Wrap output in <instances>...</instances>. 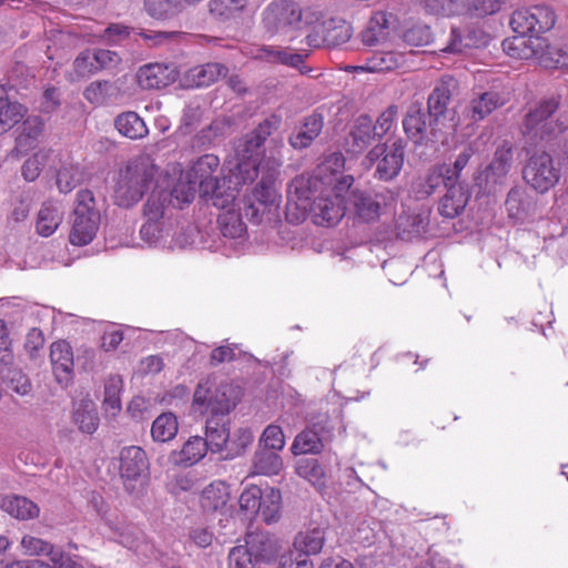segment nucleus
<instances>
[{
  "mask_svg": "<svg viewBox=\"0 0 568 568\" xmlns=\"http://www.w3.org/2000/svg\"><path fill=\"white\" fill-rule=\"evenodd\" d=\"M219 166L220 160L214 154L199 158L187 171L174 163L168 166L164 178L158 182V187L166 190L173 206L181 207L191 203L199 191L215 207L226 209L236 200L240 182L232 175L227 180H219L215 175Z\"/></svg>",
  "mask_w": 568,
  "mask_h": 568,
  "instance_id": "1",
  "label": "nucleus"
},
{
  "mask_svg": "<svg viewBox=\"0 0 568 568\" xmlns=\"http://www.w3.org/2000/svg\"><path fill=\"white\" fill-rule=\"evenodd\" d=\"M353 184V178H344L338 185L318 186L310 185L304 189L310 195L307 209L303 207V192L298 193L290 186L286 219L293 223L302 222L307 212H311L315 224L333 226L345 215V194Z\"/></svg>",
  "mask_w": 568,
  "mask_h": 568,
  "instance_id": "2",
  "label": "nucleus"
},
{
  "mask_svg": "<svg viewBox=\"0 0 568 568\" xmlns=\"http://www.w3.org/2000/svg\"><path fill=\"white\" fill-rule=\"evenodd\" d=\"M168 204H172L170 194L158 186L144 204L145 222L141 226L140 235L149 246L172 250L187 243L173 234L174 224L166 215Z\"/></svg>",
  "mask_w": 568,
  "mask_h": 568,
  "instance_id": "3",
  "label": "nucleus"
},
{
  "mask_svg": "<svg viewBox=\"0 0 568 568\" xmlns=\"http://www.w3.org/2000/svg\"><path fill=\"white\" fill-rule=\"evenodd\" d=\"M163 178L164 173H159V169L149 156L135 158L119 172L114 186V202L119 206L130 207L136 204L148 190H156L158 182Z\"/></svg>",
  "mask_w": 568,
  "mask_h": 568,
  "instance_id": "4",
  "label": "nucleus"
},
{
  "mask_svg": "<svg viewBox=\"0 0 568 568\" xmlns=\"http://www.w3.org/2000/svg\"><path fill=\"white\" fill-rule=\"evenodd\" d=\"M282 118L276 114L267 116L258 126L240 139L234 148L236 163L231 169L232 176L240 184L252 182L263 169L261 160V146L266 138L274 133L281 125Z\"/></svg>",
  "mask_w": 568,
  "mask_h": 568,
  "instance_id": "5",
  "label": "nucleus"
},
{
  "mask_svg": "<svg viewBox=\"0 0 568 568\" xmlns=\"http://www.w3.org/2000/svg\"><path fill=\"white\" fill-rule=\"evenodd\" d=\"M241 394V388L233 383L205 379L195 388L192 406L201 415H226L235 407Z\"/></svg>",
  "mask_w": 568,
  "mask_h": 568,
  "instance_id": "6",
  "label": "nucleus"
},
{
  "mask_svg": "<svg viewBox=\"0 0 568 568\" xmlns=\"http://www.w3.org/2000/svg\"><path fill=\"white\" fill-rule=\"evenodd\" d=\"M503 48L516 59L536 58L547 69H568V47L550 45L545 39L514 37L505 40Z\"/></svg>",
  "mask_w": 568,
  "mask_h": 568,
  "instance_id": "7",
  "label": "nucleus"
},
{
  "mask_svg": "<svg viewBox=\"0 0 568 568\" xmlns=\"http://www.w3.org/2000/svg\"><path fill=\"white\" fill-rule=\"evenodd\" d=\"M101 215L89 190L77 193L75 207L70 220L69 241L74 246L90 244L100 229Z\"/></svg>",
  "mask_w": 568,
  "mask_h": 568,
  "instance_id": "8",
  "label": "nucleus"
},
{
  "mask_svg": "<svg viewBox=\"0 0 568 568\" xmlns=\"http://www.w3.org/2000/svg\"><path fill=\"white\" fill-rule=\"evenodd\" d=\"M264 24L273 33H283L287 40L296 38V31L303 23H313L308 12H302L298 6L291 1L273 2L267 7L263 18Z\"/></svg>",
  "mask_w": 568,
  "mask_h": 568,
  "instance_id": "9",
  "label": "nucleus"
},
{
  "mask_svg": "<svg viewBox=\"0 0 568 568\" xmlns=\"http://www.w3.org/2000/svg\"><path fill=\"white\" fill-rule=\"evenodd\" d=\"M556 17L551 8L547 6H535L517 9L511 18L510 26L517 33L516 37L524 39H541L539 33L549 31L555 26Z\"/></svg>",
  "mask_w": 568,
  "mask_h": 568,
  "instance_id": "10",
  "label": "nucleus"
},
{
  "mask_svg": "<svg viewBox=\"0 0 568 568\" xmlns=\"http://www.w3.org/2000/svg\"><path fill=\"white\" fill-rule=\"evenodd\" d=\"M403 126L408 139L415 144L429 142L445 143L452 134L436 121L430 119L428 112L419 105H412L403 120Z\"/></svg>",
  "mask_w": 568,
  "mask_h": 568,
  "instance_id": "11",
  "label": "nucleus"
},
{
  "mask_svg": "<svg viewBox=\"0 0 568 568\" xmlns=\"http://www.w3.org/2000/svg\"><path fill=\"white\" fill-rule=\"evenodd\" d=\"M344 169V156L341 153H332L325 158V160L317 166L315 174L310 178H297L291 184L298 193L303 192L302 204L303 207L307 209L310 195L304 189L310 185H314L315 189L318 186H332L338 185L339 181L344 178H352L351 175H343Z\"/></svg>",
  "mask_w": 568,
  "mask_h": 568,
  "instance_id": "12",
  "label": "nucleus"
},
{
  "mask_svg": "<svg viewBox=\"0 0 568 568\" xmlns=\"http://www.w3.org/2000/svg\"><path fill=\"white\" fill-rule=\"evenodd\" d=\"M558 108L556 99H548L541 101L535 109L530 110L526 115L524 123V134L529 136L530 140H549L556 135L557 132L565 130L558 121H554L551 115Z\"/></svg>",
  "mask_w": 568,
  "mask_h": 568,
  "instance_id": "13",
  "label": "nucleus"
},
{
  "mask_svg": "<svg viewBox=\"0 0 568 568\" xmlns=\"http://www.w3.org/2000/svg\"><path fill=\"white\" fill-rule=\"evenodd\" d=\"M523 178L534 190L545 193L558 183L560 169L549 153H535L524 166Z\"/></svg>",
  "mask_w": 568,
  "mask_h": 568,
  "instance_id": "14",
  "label": "nucleus"
},
{
  "mask_svg": "<svg viewBox=\"0 0 568 568\" xmlns=\"http://www.w3.org/2000/svg\"><path fill=\"white\" fill-rule=\"evenodd\" d=\"M273 173L262 179L244 200V214L255 223H260L266 215H273L280 206V195L272 183Z\"/></svg>",
  "mask_w": 568,
  "mask_h": 568,
  "instance_id": "15",
  "label": "nucleus"
},
{
  "mask_svg": "<svg viewBox=\"0 0 568 568\" xmlns=\"http://www.w3.org/2000/svg\"><path fill=\"white\" fill-rule=\"evenodd\" d=\"M404 144L398 140L389 146L376 145L368 152L366 160L369 165H376V178L390 181L399 174L404 164Z\"/></svg>",
  "mask_w": 568,
  "mask_h": 568,
  "instance_id": "16",
  "label": "nucleus"
},
{
  "mask_svg": "<svg viewBox=\"0 0 568 568\" xmlns=\"http://www.w3.org/2000/svg\"><path fill=\"white\" fill-rule=\"evenodd\" d=\"M396 37H398V19L386 11H375L361 32V40L367 47L393 42Z\"/></svg>",
  "mask_w": 568,
  "mask_h": 568,
  "instance_id": "17",
  "label": "nucleus"
},
{
  "mask_svg": "<svg viewBox=\"0 0 568 568\" xmlns=\"http://www.w3.org/2000/svg\"><path fill=\"white\" fill-rule=\"evenodd\" d=\"M452 92L448 83L442 82L436 85L427 100V112L430 119L443 125L452 135L456 132L459 120L456 111L448 109Z\"/></svg>",
  "mask_w": 568,
  "mask_h": 568,
  "instance_id": "18",
  "label": "nucleus"
},
{
  "mask_svg": "<svg viewBox=\"0 0 568 568\" xmlns=\"http://www.w3.org/2000/svg\"><path fill=\"white\" fill-rule=\"evenodd\" d=\"M149 462L145 452L138 446L124 447L120 453V475L129 491L142 484L148 475Z\"/></svg>",
  "mask_w": 568,
  "mask_h": 568,
  "instance_id": "19",
  "label": "nucleus"
},
{
  "mask_svg": "<svg viewBox=\"0 0 568 568\" xmlns=\"http://www.w3.org/2000/svg\"><path fill=\"white\" fill-rule=\"evenodd\" d=\"M90 507L100 518L98 529L110 539H114L124 546H129V538L125 536V525L119 516L112 511L101 496H92Z\"/></svg>",
  "mask_w": 568,
  "mask_h": 568,
  "instance_id": "20",
  "label": "nucleus"
},
{
  "mask_svg": "<svg viewBox=\"0 0 568 568\" xmlns=\"http://www.w3.org/2000/svg\"><path fill=\"white\" fill-rule=\"evenodd\" d=\"M247 552L260 565L270 564L277 557L281 550V544L277 538L265 531H251L246 535L245 545Z\"/></svg>",
  "mask_w": 568,
  "mask_h": 568,
  "instance_id": "21",
  "label": "nucleus"
},
{
  "mask_svg": "<svg viewBox=\"0 0 568 568\" xmlns=\"http://www.w3.org/2000/svg\"><path fill=\"white\" fill-rule=\"evenodd\" d=\"M322 36L318 33L307 36V44L311 47H320L326 44L328 47L339 45L348 41L353 30L349 23L343 19H329L321 26Z\"/></svg>",
  "mask_w": 568,
  "mask_h": 568,
  "instance_id": "22",
  "label": "nucleus"
},
{
  "mask_svg": "<svg viewBox=\"0 0 568 568\" xmlns=\"http://www.w3.org/2000/svg\"><path fill=\"white\" fill-rule=\"evenodd\" d=\"M489 42V36L478 26L452 28L449 44L445 51L462 53L466 49L483 48Z\"/></svg>",
  "mask_w": 568,
  "mask_h": 568,
  "instance_id": "23",
  "label": "nucleus"
},
{
  "mask_svg": "<svg viewBox=\"0 0 568 568\" xmlns=\"http://www.w3.org/2000/svg\"><path fill=\"white\" fill-rule=\"evenodd\" d=\"M178 72L173 65L150 63L138 72V82L142 89H160L175 81Z\"/></svg>",
  "mask_w": 568,
  "mask_h": 568,
  "instance_id": "24",
  "label": "nucleus"
},
{
  "mask_svg": "<svg viewBox=\"0 0 568 568\" xmlns=\"http://www.w3.org/2000/svg\"><path fill=\"white\" fill-rule=\"evenodd\" d=\"M331 439V433L324 426L313 425L296 435L291 446L294 455L318 454L324 443Z\"/></svg>",
  "mask_w": 568,
  "mask_h": 568,
  "instance_id": "25",
  "label": "nucleus"
},
{
  "mask_svg": "<svg viewBox=\"0 0 568 568\" xmlns=\"http://www.w3.org/2000/svg\"><path fill=\"white\" fill-rule=\"evenodd\" d=\"M255 59L263 60L270 63H281L291 68L297 69L302 74L311 71L310 68L304 65V55L294 53L285 48L274 45H263L253 52Z\"/></svg>",
  "mask_w": 568,
  "mask_h": 568,
  "instance_id": "26",
  "label": "nucleus"
},
{
  "mask_svg": "<svg viewBox=\"0 0 568 568\" xmlns=\"http://www.w3.org/2000/svg\"><path fill=\"white\" fill-rule=\"evenodd\" d=\"M209 450V444L201 436L190 437L181 449L172 450L169 462L174 466L191 467L204 458Z\"/></svg>",
  "mask_w": 568,
  "mask_h": 568,
  "instance_id": "27",
  "label": "nucleus"
},
{
  "mask_svg": "<svg viewBox=\"0 0 568 568\" xmlns=\"http://www.w3.org/2000/svg\"><path fill=\"white\" fill-rule=\"evenodd\" d=\"M378 139L374 128L373 121L368 115H359L355 119L349 136L346 141L347 151L354 154L361 153L368 145Z\"/></svg>",
  "mask_w": 568,
  "mask_h": 568,
  "instance_id": "28",
  "label": "nucleus"
},
{
  "mask_svg": "<svg viewBox=\"0 0 568 568\" xmlns=\"http://www.w3.org/2000/svg\"><path fill=\"white\" fill-rule=\"evenodd\" d=\"M50 359L57 381L67 384L73 372V353L69 343L59 341L51 345Z\"/></svg>",
  "mask_w": 568,
  "mask_h": 568,
  "instance_id": "29",
  "label": "nucleus"
},
{
  "mask_svg": "<svg viewBox=\"0 0 568 568\" xmlns=\"http://www.w3.org/2000/svg\"><path fill=\"white\" fill-rule=\"evenodd\" d=\"M404 55L395 51H378L368 57L364 64L349 67L354 71L385 72L400 68Z\"/></svg>",
  "mask_w": 568,
  "mask_h": 568,
  "instance_id": "30",
  "label": "nucleus"
},
{
  "mask_svg": "<svg viewBox=\"0 0 568 568\" xmlns=\"http://www.w3.org/2000/svg\"><path fill=\"white\" fill-rule=\"evenodd\" d=\"M0 508L19 520L34 519L40 514V508L34 501L18 495L0 497Z\"/></svg>",
  "mask_w": 568,
  "mask_h": 568,
  "instance_id": "31",
  "label": "nucleus"
},
{
  "mask_svg": "<svg viewBox=\"0 0 568 568\" xmlns=\"http://www.w3.org/2000/svg\"><path fill=\"white\" fill-rule=\"evenodd\" d=\"M43 125L40 116H29L23 121L16 140V151L19 154H26L37 148L42 136Z\"/></svg>",
  "mask_w": 568,
  "mask_h": 568,
  "instance_id": "32",
  "label": "nucleus"
},
{
  "mask_svg": "<svg viewBox=\"0 0 568 568\" xmlns=\"http://www.w3.org/2000/svg\"><path fill=\"white\" fill-rule=\"evenodd\" d=\"M513 165V149L508 143L500 145L494 155L491 163L485 171L487 183L499 184L508 174Z\"/></svg>",
  "mask_w": 568,
  "mask_h": 568,
  "instance_id": "33",
  "label": "nucleus"
},
{
  "mask_svg": "<svg viewBox=\"0 0 568 568\" xmlns=\"http://www.w3.org/2000/svg\"><path fill=\"white\" fill-rule=\"evenodd\" d=\"M448 169L446 164H439L430 168L424 178L418 179L413 187L417 197H427L433 194L442 184L445 187L452 185L448 183Z\"/></svg>",
  "mask_w": 568,
  "mask_h": 568,
  "instance_id": "34",
  "label": "nucleus"
},
{
  "mask_svg": "<svg viewBox=\"0 0 568 568\" xmlns=\"http://www.w3.org/2000/svg\"><path fill=\"white\" fill-rule=\"evenodd\" d=\"M230 496L229 485L223 480H214L202 490L200 503L205 511H219L226 507Z\"/></svg>",
  "mask_w": 568,
  "mask_h": 568,
  "instance_id": "35",
  "label": "nucleus"
},
{
  "mask_svg": "<svg viewBox=\"0 0 568 568\" xmlns=\"http://www.w3.org/2000/svg\"><path fill=\"white\" fill-rule=\"evenodd\" d=\"M283 468V460L278 452L257 447L252 459L250 475L273 476Z\"/></svg>",
  "mask_w": 568,
  "mask_h": 568,
  "instance_id": "36",
  "label": "nucleus"
},
{
  "mask_svg": "<svg viewBox=\"0 0 568 568\" xmlns=\"http://www.w3.org/2000/svg\"><path fill=\"white\" fill-rule=\"evenodd\" d=\"M63 214L58 203L44 202L36 221L37 233L43 237L52 235L61 224Z\"/></svg>",
  "mask_w": 568,
  "mask_h": 568,
  "instance_id": "37",
  "label": "nucleus"
},
{
  "mask_svg": "<svg viewBox=\"0 0 568 568\" xmlns=\"http://www.w3.org/2000/svg\"><path fill=\"white\" fill-rule=\"evenodd\" d=\"M26 112L22 104L9 100L6 88L0 85V135L14 126Z\"/></svg>",
  "mask_w": 568,
  "mask_h": 568,
  "instance_id": "38",
  "label": "nucleus"
},
{
  "mask_svg": "<svg viewBox=\"0 0 568 568\" xmlns=\"http://www.w3.org/2000/svg\"><path fill=\"white\" fill-rule=\"evenodd\" d=\"M325 544V531L323 528H314L296 535L293 541L292 551L305 554L306 557L321 552Z\"/></svg>",
  "mask_w": 568,
  "mask_h": 568,
  "instance_id": "39",
  "label": "nucleus"
},
{
  "mask_svg": "<svg viewBox=\"0 0 568 568\" xmlns=\"http://www.w3.org/2000/svg\"><path fill=\"white\" fill-rule=\"evenodd\" d=\"M114 124L121 135L132 140L142 139L149 133L143 119L132 111L118 115Z\"/></svg>",
  "mask_w": 568,
  "mask_h": 568,
  "instance_id": "40",
  "label": "nucleus"
},
{
  "mask_svg": "<svg viewBox=\"0 0 568 568\" xmlns=\"http://www.w3.org/2000/svg\"><path fill=\"white\" fill-rule=\"evenodd\" d=\"M226 71L223 64L212 62L190 69L187 79L194 87H207L224 77Z\"/></svg>",
  "mask_w": 568,
  "mask_h": 568,
  "instance_id": "41",
  "label": "nucleus"
},
{
  "mask_svg": "<svg viewBox=\"0 0 568 568\" xmlns=\"http://www.w3.org/2000/svg\"><path fill=\"white\" fill-rule=\"evenodd\" d=\"M73 422L79 429L87 434H92L99 425V416L95 404L90 399H82L75 404Z\"/></svg>",
  "mask_w": 568,
  "mask_h": 568,
  "instance_id": "42",
  "label": "nucleus"
},
{
  "mask_svg": "<svg viewBox=\"0 0 568 568\" xmlns=\"http://www.w3.org/2000/svg\"><path fill=\"white\" fill-rule=\"evenodd\" d=\"M447 189L445 196L439 203V212L445 217H455L467 204V195L458 183H452Z\"/></svg>",
  "mask_w": 568,
  "mask_h": 568,
  "instance_id": "43",
  "label": "nucleus"
},
{
  "mask_svg": "<svg viewBox=\"0 0 568 568\" xmlns=\"http://www.w3.org/2000/svg\"><path fill=\"white\" fill-rule=\"evenodd\" d=\"M323 128L322 118L313 114L305 119L303 125L291 135L290 143L294 149L307 148L318 136Z\"/></svg>",
  "mask_w": 568,
  "mask_h": 568,
  "instance_id": "44",
  "label": "nucleus"
},
{
  "mask_svg": "<svg viewBox=\"0 0 568 568\" xmlns=\"http://www.w3.org/2000/svg\"><path fill=\"white\" fill-rule=\"evenodd\" d=\"M205 435L206 438L204 439L209 444V449H211V452L227 453L230 428L225 423H221L214 417L207 419Z\"/></svg>",
  "mask_w": 568,
  "mask_h": 568,
  "instance_id": "45",
  "label": "nucleus"
},
{
  "mask_svg": "<svg viewBox=\"0 0 568 568\" xmlns=\"http://www.w3.org/2000/svg\"><path fill=\"white\" fill-rule=\"evenodd\" d=\"M501 104L503 100L497 92H485L470 101L468 115L473 122H478Z\"/></svg>",
  "mask_w": 568,
  "mask_h": 568,
  "instance_id": "46",
  "label": "nucleus"
},
{
  "mask_svg": "<svg viewBox=\"0 0 568 568\" xmlns=\"http://www.w3.org/2000/svg\"><path fill=\"white\" fill-rule=\"evenodd\" d=\"M179 422L173 413H162L152 423L151 436L156 443H168L175 438Z\"/></svg>",
  "mask_w": 568,
  "mask_h": 568,
  "instance_id": "47",
  "label": "nucleus"
},
{
  "mask_svg": "<svg viewBox=\"0 0 568 568\" xmlns=\"http://www.w3.org/2000/svg\"><path fill=\"white\" fill-rule=\"evenodd\" d=\"M352 202L356 216L364 222L375 221L381 213V203L371 194L352 191Z\"/></svg>",
  "mask_w": 568,
  "mask_h": 568,
  "instance_id": "48",
  "label": "nucleus"
},
{
  "mask_svg": "<svg viewBox=\"0 0 568 568\" xmlns=\"http://www.w3.org/2000/svg\"><path fill=\"white\" fill-rule=\"evenodd\" d=\"M282 495L278 489L266 488L260 500L258 513L266 524L275 523L281 515Z\"/></svg>",
  "mask_w": 568,
  "mask_h": 568,
  "instance_id": "49",
  "label": "nucleus"
},
{
  "mask_svg": "<svg viewBox=\"0 0 568 568\" xmlns=\"http://www.w3.org/2000/svg\"><path fill=\"white\" fill-rule=\"evenodd\" d=\"M122 384V378L119 375H112L105 382L103 409L106 416L115 417L121 412Z\"/></svg>",
  "mask_w": 568,
  "mask_h": 568,
  "instance_id": "50",
  "label": "nucleus"
},
{
  "mask_svg": "<svg viewBox=\"0 0 568 568\" xmlns=\"http://www.w3.org/2000/svg\"><path fill=\"white\" fill-rule=\"evenodd\" d=\"M21 550L27 556H49L50 559L60 558V549L38 537L26 535L20 542Z\"/></svg>",
  "mask_w": 568,
  "mask_h": 568,
  "instance_id": "51",
  "label": "nucleus"
},
{
  "mask_svg": "<svg viewBox=\"0 0 568 568\" xmlns=\"http://www.w3.org/2000/svg\"><path fill=\"white\" fill-rule=\"evenodd\" d=\"M52 151L41 149L30 156L22 165L21 173L24 180L32 182L38 179L41 171L50 163Z\"/></svg>",
  "mask_w": 568,
  "mask_h": 568,
  "instance_id": "52",
  "label": "nucleus"
},
{
  "mask_svg": "<svg viewBox=\"0 0 568 568\" xmlns=\"http://www.w3.org/2000/svg\"><path fill=\"white\" fill-rule=\"evenodd\" d=\"M235 201L219 216V224L224 236L231 239L241 237L245 232V225L240 215L232 210Z\"/></svg>",
  "mask_w": 568,
  "mask_h": 568,
  "instance_id": "53",
  "label": "nucleus"
},
{
  "mask_svg": "<svg viewBox=\"0 0 568 568\" xmlns=\"http://www.w3.org/2000/svg\"><path fill=\"white\" fill-rule=\"evenodd\" d=\"M507 214L513 220H523L528 210L527 195L525 190L520 187H513L505 201Z\"/></svg>",
  "mask_w": 568,
  "mask_h": 568,
  "instance_id": "54",
  "label": "nucleus"
},
{
  "mask_svg": "<svg viewBox=\"0 0 568 568\" xmlns=\"http://www.w3.org/2000/svg\"><path fill=\"white\" fill-rule=\"evenodd\" d=\"M0 369L2 378L8 383L9 387L20 395H26L31 389V384L26 374L19 368L10 366L11 364H3Z\"/></svg>",
  "mask_w": 568,
  "mask_h": 568,
  "instance_id": "55",
  "label": "nucleus"
},
{
  "mask_svg": "<svg viewBox=\"0 0 568 568\" xmlns=\"http://www.w3.org/2000/svg\"><path fill=\"white\" fill-rule=\"evenodd\" d=\"M112 94L113 85L106 80L93 81L83 91L85 100L94 105L104 104Z\"/></svg>",
  "mask_w": 568,
  "mask_h": 568,
  "instance_id": "56",
  "label": "nucleus"
},
{
  "mask_svg": "<svg viewBox=\"0 0 568 568\" xmlns=\"http://www.w3.org/2000/svg\"><path fill=\"white\" fill-rule=\"evenodd\" d=\"M253 434L248 428H239L232 435L230 434L227 453L224 458L232 459L241 455L253 442Z\"/></svg>",
  "mask_w": 568,
  "mask_h": 568,
  "instance_id": "57",
  "label": "nucleus"
},
{
  "mask_svg": "<svg viewBox=\"0 0 568 568\" xmlns=\"http://www.w3.org/2000/svg\"><path fill=\"white\" fill-rule=\"evenodd\" d=\"M94 57L90 51L81 52L73 62V71L69 74L71 81H80L97 73L98 67L93 63Z\"/></svg>",
  "mask_w": 568,
  "mask_h": 568,
  "instance_id": "58",
  "label": "nucleus"
},
{
  "mask_svg": "<svg viewBox=\"0 0 568 568\" xmlns=\"http://www.w3.org/2000/svg\"><path fill=\"white\" fill-rule=\"evenodd\" d=\"M404 42L414 47L427 45L432 42L433 34L428 26L416 23L406 29L403 33H398Z\"/></svg>",
  "mask_w": 568,
  "mask_h": 568,
  "instance_id": "59",
  "label": "nucleus"
},
{
  "mask_svg": "<svg viewBox=\"0 0 568 568\" xmlns=\"http://www.w3.org/2000/svg\"><path fill=\"white\" fill-rule=\"evenodd\" d=\"M246 3L247 0H211L210 11L222 19H230L239 14Z\"/></svg>",
  "mask_w": 568,
  "mask_h": 568,
  "instance_id": "60",
  "label": "nucleus"
},
{
  "mask_svg": "<svg viewBox=\"0 0 568 568\" xmlns=\"http://www.w3.org/2000/svg\"><path fill=\"white\" fill-rule=\"evenodd\" d=\"M285 446V436L277 425H268L262 433L258 447L281 452Z\"/></svg>",
  "mask_w": 568,
  "mask_h": 568,
  "instance_id": "61",
  "label": "nucleus"
},
{
  "mask_svg": "<svg viewBox=\"0 0 568 568\" xmlns=\"http://www.w3.org/2000/svg\"><path fill=\"white\" fill-rule=\"evenodd\" d=\"M180 0H145V9L150 16L164 19L180 9Z\"/></svg>",
  "mask_w": 568,
  "mask_h": 568,
  "instance_id": "62",
  "label": "nucleus"
},
{
  "mask_svg": "<svg viewBox=\"0 0 568 568\" xmlns=\"http://www.w3.org/2000/svg\"><path fill=\"white\" fill-rule=\"evenodd\" d=\"M262 489L255 485L246 487L239 499L241 510L248 515H256L258 513L260 500L262 498Z\"/></svg>",
  "mask_w": 568,
  "mask_h": 568,
  "instance_id": "63",
  "label": "nucleus"
},
{
  "mask_svg": "<svg viewBox=\"0 0 568 568\" xmlns=\"http://www.w3.org/2000/svg\"><path fill=\"white\" fill-rule=\"evenodd\" d=\"M261 565L251 557L246 548L233 547L229 554V568H261Z\"/></svg>",
  "mask_w": 568,
  "mask_h": 568,
  "instance_id": "64",
  "label": "nucleus"
}]
</instances>
